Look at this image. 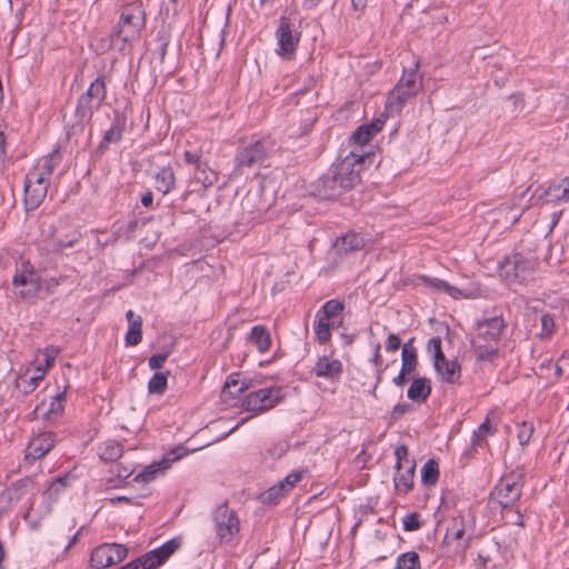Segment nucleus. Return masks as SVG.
<instances>
[{"mask_svg": "<svg viewBox=\"0 0 569 569\" xmlns=\"http://www.w3.org/2000/svg\"><path fill=\"white\" fill-rule=\"evenodd\" d=\"M421 528V522L419 520V513L412 512L407 515L403 518V529L406 531H416Z\"/></svg>", "mask_w": 569, "mask_h": 569, "instance_id": "obj_50", "label": "nucleus"}, {"mask_svg": "<svg viewBox=\"0 0 569 569\" xmlns=\"http://www.w3.org/2000/svg\"><path fill=\"white\" fill-rule=\"evenodd\" d=\"M541 322V331L538 333L540 338H548L550 337L555 331V320L552 316L549 313H545L541 316L540 319Z\"/></svg>", "mask_w": 569, "mask_h": 569, "instance_id": "obj_47", "label": "nucleus"}, {"mask_svg": "<svg viewBox=\"0 0 569 569\" xmlns=\"http://www.w3.org/2000/svg\"><path fill=\"white\" fill-rule=\"evenodd\" d=\"M214 532L220 543H229L240 531L237 512L229 508L228 502L219 505L212 512Z\"/></svg>", "mask_w": 569, "mask_h": 569, "instance_id": "obj_5", "label": "nucleus"}, {"mask_svg": "<svg viewBox=\"0 0 569 569\" xmlns=\"http://www.w3.org/2000/svg\"><path fill=\"white\" fill-rule=\"evenodd\" d=\"M280 387L263 388L248 393L242 401V409L254 413L268 411L283 400Z\"/></svg>", "mask_w": 569, "mask_h": 569, "instance_id": "obj_8", "label": "nucleus"}, {"mask_svg": "<svg viewBox=\"0 0 569 569\" xmlns=\"http://www.w3.org/2000/svg\"><path fill=\"white\" fill-rule=\"evenodd\" d=\"M466 521L462 516L451 519L443 538L445 545L457 543V549L466 550L469 547L470 537L466 538Z\"/></svg>", "mask_w": 569, "mask_h": 569, "instance_id": "obj_16", "label": "nucleus"}, {"mask_svg": "<svg viewBox=\"0 0 569 569\" xmlns=\"http://www.w3.org/2000/svg\"><path fill=\"white\" fill-rule=\"evenodd\" d=\"M431 393L430 380L427 378H416L412 380L407 396L415 402H425Z\"/></svg>", "mask_w": 569, "mask_h": 569, "instance_id": "obj_24", "label": "nucleus"}, {"mask_svg": "<svg viewBox=\"0 0 569 569\" xmlns=\"http://www.w3.org/2000/svg\"><path fill=\"white\" fill-rule=\"evenodd\" d=\"M249 339L252 343H254L257 350L261 353L268 351L271 347V336L264 326H254L251 329Z\"/></svg>", "mask_w": 569, "mask_h": 569, "instance_id": "obj_28", "label": "nucleus"}, {"mask_svg": "<svg viewBox=\"0 0 569 569\" xmlns=\"http://www.w3.org/2000/svg\"><path fill=\"white\" fill-rule=\"evenodd\" d=\"M218 182V172L213 169H211L207 162L199 163L198 167L194 169V173L192 179L189 181V188L184 193V198L188 197L191 192H198L199 190L193 187L194 184L200 183L202 190H207L208 188L212 187Z\"/></svg>", "mask_w": 569, "mask_h": 569, "instance_id": "obj_17", "label": "nucleus"}, {"mask_svg": "<svg viewBox=\"0 0 569 569\" xmlns=\"http://www.w3.org/2000/svg\"><path fill=\"white\" fill-rule=\"evenodd\" d=\"M532 433H533V426L528 422H522L519 428L518 435H517L519 443L521 446L528 445L532 437Z\"/></svg>", "mask_w": 569, "mask_h": 569, "instance_id": "obj_49", "label": "nucleus"}, {"mask_svg": "<svg viewBox=\"0 0 569 569\" xmlns=\"http://www.w3.org/2000/svg\"><path fill=\"white\" fill-rule=\"evenodd\" d=\"M418 280H420L423 286H426L435 291L445 292L455 299H458L461 296L460 289L449 284L445 280L428 277L425 274L418 276Z\"/></svg>", "mask_w": 569, "mask_h": 569, "instance_id": "obj_25", "label": "nucleus"}, {"mask_svg": "<svg viewBox=\"0 0 569 569\" xmlns=\"http://www.w3.org/2000/svg\"><path fill=\"white\" fill-rule=\"evenodd\" d=\"M169 372H156L148 382V391L151 395H162L167 390V377Z\"/></svg>", "mask_w": 569, "mask_h": 569, "instance_id": "obj_41", "label": "nucleus"}, {"mask_svg": "<svg viewBox=\"0 0 569 569\" xmlns=\"http://www.w3.org/2000/svg\"><path fill=\"white\" fill-rule=\"evenodd\" d=\"M287 451V446L278 443L267 450L268 455L272 458H280Z\"/></svg>", "mask_w": 569, "mask_h": 569, "instance_id": "obj_58", "label": "nucleus"}, {"mask_svg": "<svg viewBox=\"0 0 569 569\" xmlns=\"http://www.w3.org/2000/svg\"><path fill=\"white\" fill-rule=\"evenodd\" d=\"M247 385L241 382L234 377V375L230 376L227 382L224 383L222 393L230 395L232 398H237L242 392L247 390Z\"/></svg>", "mask_w": 569, "mask_h": 569, "instance_id": "obj_42", "label": "nucleus"}, {"mask_svg": "<svg viewBox=\"0 0 569 569\" xmlns=\"http://www.w3.org/2000/svg\"><path fill=\"white\" fill-rule=\"evenodd\" d=\"M107 98V86L103 77H98L91 82L77 103L76 117L80 122H89L93 113L99 110Z\"/></svg>", "mask_w": 569, "mask_h": 569, "instance_id": "obj_3", "label": "nucleus"}, {"mask_svg": "<svg viewBox=\"0 0 569 569\" xmlns=\"http://www.w3.org/2000/svg\"><path fill=\"white\" fill-rule=\"evenodd\" d=\"M160 470L158 465L148 466L142 472H140L134 479L140 482H150L154 479L156 473Z\"/></svg>", "mask_w": 569, "mask_h": 569, "instance_id": "obj_51", "label": "nucleus"}, {"mask_svg": "<svg viewBox=\"0 0 569 569\" xmlns=\"http://www.w3.org/2000/svg\"><path fill=\"white\" fill-rule=\"evenodd\" d=\"M127 556L128 548L122 543H101L91 551L88 569L110 568L123 561Z\"/></svg>", "mask_w": 569, "mask_h": 569, "instance_id": "obj_7", "label": "nucleus"}, {"mask_svg": "<svg viewBox=\"0 0 569 569\" xmlns=\"http://www.w3.org/2000/svg\"><path fill=\"white\" fill-rule=\"evenodd\" d=\"M371 361L373 362V365L376 367H380L382 365V358L380 355V343H376L375 352H373V357H372Z\"/></svg>", "mask_w": 569, "mask_h": 569, "instance_id": "obj_61", "label": "nucleus"}, {"mask_svg": "<svg viewBox=\"0 0 569 569\" xmlns=\"http://www.w3.org/2000/svg\"><path fill=\"white\" fill-rule=\"evenodd\" d=\"M436 371L448 383H455L460 378V365L457 361H449L446 357H443V362L439 363V369H436Z\"/></svg>", "mask_w": 569, "mask_h": 569, "instance_id": "obj_30", "label": "nucleus"}, {"mask_svg": "<svg viewBox=\"0 0 569 569\" xmlns=\"http://www.w3.org/2000/svg\"><path fill=\"white\" fill-rule=\"evenodd\" d=\"M146 26V12L141 3H128L122 8L118 26L110 33V46L114 50L126 51L130 43L140 37Z\"/></svg>", "mask_w": 569, "mask_h": 569, "instance_id": "obj_1", "label": "nucleus"}, {"mask_svg": "<svg viewBox=\"0 0 569 569\" xmlns=\"http://www.w3.org/2000/svg\"><path fill=\"white\" fill-rule=\"evenodd\" d=\"M307 472V470H300V471H293L289 473L283 481L279 482L280 488H283L284 490L292 489L297 482H299L303 475Z\"/></svg>", "mask_w": 569, "mask_h": 569, "instance_id": "obj_48", "label": "nucleus"}, {"mask_svg": "<svg viewBox=\"0 0 569 569\" xmlns=\"http://www.w3.org/2000/svg\"><path fill=\"white\" fill-rule=\"evenodd\" d=\"M273 200L264 197V188L262 184L250 188L241 201L242 214L248 220L254 221L262 218L264 213L272 207Z\"/></svg>", "mask_w": 569, "mask_h": 569, "instance_id": "obj_9", "label": "nucleus"}, {"mask_svg": "<svg viewBox=\"0 0 569 569\" xmlns=\"http://www.w3.org/2000/svg\"><path fill=\"white\" fill-rule=\"evenodd\" d=\"M345 305L338 299L328 300L316 315L322 319L335 321V319L342 313Z\"/></svg>", "mask_w": 569, "mask_h": 569, "instance_id": "obj_32", "label": "nucleus"}, {"mask_svg": "<svg viewBox=\"0 0 569 569\" xmlns=\"http://www.w3.org/2000/svg\"><path fill=\"white\" fill-rule=\"evenodd\" d=\"M412 410V406L409 403H398L393 407L392 411L390 412V421L396 422L398 421L405 413Z\"/></svg>", "mask_w": 569, "mask_h": 569, "instance_id": "obj_52", "label": "nucleus"}, {"mask_svg": "<svg viewBox=\"0 0 569 569\" xmlns=\"http://www.w3.org/2000/svg\"><path fill=\"white\" fill-rule=\"evenodd\" d=\"M268 149L264 140H256L237 149L234 158V171H242L244 168H252L260 164L267 157Z\"/></svg>", "mask_w": 569, "mask_h": 569, "instance_id": "obj_11", "label": "nucleus"}, {"mask_svg": "<svg viewBox=\"0 0 569 569\" xmlns=\"http://www.w3.org/2000/svg\"><path fill=\"white\" fill-rule=\"evenodd\" d=\"M395 569H420V558L416 551L401 553Z\"/></svg>", "mask_w": 569, "mask_h": 569, "instance_id": "obj_40", "label": "nucleus"}, {"mask_svg": "<svg viewBox=\"0 0 569 569\" xmlns=\"http://www.w3.org/2000/svg\"><path fill=\"white\" fill-rule=\"evenodd\" d=\"M32 487V481L30 479H21L14 482L7 491L2 495L3 497H8L9 501L18 502L24 493H27Z\"/></svg>", "mask_w": 569, "mask_h": 569, "instance_id": "obj_35", "label": "nucleus"}, {"mask_svg": "<svg viewBox=\"0 0 569 569\" xmlns=\"http://www.w3.org/2000/svg\"><path fill=\"white\" fill-rule=\"evenodd\" d=\"M543 197L546 202H569V177L562 179L560 183L549 186Z\"/></svg>", "mask_w": 569, "mask_h": 569, "instance_id": "obj_26", "label": "nucleus"}, {"mask_svg": "<svg viewBox=\"0 0 569 569\" xmlns=\"http://www.w3.org/2000/svg\"><path fill=\"white\" fill-rule=\"evenodd\" d=\"M50 180L38 169L28 172L24 182V203L28 210L37 209L46 199Z\"/></svg>", "mask_w": 569, "mask_h": 569, "instance_id": "obj_10", "label": "nucleus"}, {"mask_svg": "<svg viewBox=\"0 0 569 569\" xmlns=\"http://www.w3.org/2000/svg\"><path fill=\"white\" fill-rule=\"evenodd\" d=\"M331 329H335V321L322 319L316 315L313 330L318 341L323 345L327 343L331 338Z\"/></svg>", "mask_w": 569, "mask_h": 569, "instance_id": "obj_34", "label": "nucleus"}, {"mask_svg": "<svg viewBox=\"0 0 569 569\" xmlns=\"http://www.w3.org/2000/svg\"><path fill=\"white\" fill-rule=\"evenodd\" d=\"M123 452L122 445L116 440H108L99 448V456L106 462L118 460Z\"/></svg>", "mask_w": 569, "mask_h": 569, "instance_id": "obj_31", "label": "nucleus"}, {"mask_svg": "<svg viewBox=\"0 0 569 569\" xmlns=\"http://www.w3.org/2000/svg\"><path fill=\"white\" fill-rule=\"evenodd\" d=\"M156 189L163 194L169 193L176 183L174 171L170 164L161 167L154 174Z\"/></svg>", "mask_w": 569, "mask_h": 569, "instance_id": "obj_27", "label": "nucleus"}, {"mask_svg": "<svg viewBox=\"0 0 569 569\" xmlns=\"http://www.w3.org/2000/svg\"><path fill=\"white\" fill-rule=\"evenodd\" d=\"M44 376L46 369L39 366L36 368V373L29 377L28 380L26 378H21V381L27 383L24 392L28 393L33 391L38 387L39 382L44 378Z\"/></svg>", "mask_w": 569, "mask_h": 569, "instance_id": "obj_45", "label": "nucleus"}, {"mask_svg": "<svg viewBox=\"0 0 569 569\" xmlns=\"http://www.w3.org/2000/svg\"><path fill=\"white\" fill-rule=\"evenodd\" d=\"M382 126L383 122L380 120L366 124V127H370V131L372 132L373 136H376L382 129Z\"/></svg>", "mask_w": 569, "mask_h": 569, "instance_id": "obj_63", "label": "nucleus"}, {"mask_svg": "<svg viewBox=\"0 0 569 569\" xmlns=\"http://www.w3.org/2000/svg\"><path fill=\"white\" fill-rule=\"evenodd\" d=\"M419 66V61H415L412 67L403 69L402 77L396 87L416 96L422 88L421 76L418 73Z\"/></svg>", "mask_w": 569, "mask_h": 569, "instance_id": "obj_19", "label": "nucleus"}, {"mask_svg": "<svg viewBox=\"0 0 569 569\" xmlns=\"http://www.w3.org/2000/svg\"><path fill=\"white\" fill-rule=\"evenodd\" d=\"M126 122V116L121 114L120 112H116L110 129L104 133V137L99 144V150L103 151L108 149L110 143L119 142L122 139Z\"/></svg>", "mask_w": 569, "mask_h": 569, "instance_id": "obj_22", "label": "nucleus"}, {"mask_svg": "<svg viewBox=\"0 0 569 569\" xmlns=\"http://www.w3.org/2000/svg\"><path fill=\"white\" fill-rule=\"evenodd\" d=\"M407 375L408 372L401 369L400 372L393 378V383L398 387L405 386V383L408 381Z\"/></svg>", "mask_w": 569, "mask_h": 569, "instance_id": "obj_60", "label": "nucleus"}, {"mask_svg": "<svg viewBox=\"0 0 569 569\" xmlns=\"http://www.w3.org/2000/svg\"><path fill=\"white\" fill-rule=\"evenodd\" d=\"M476 358L481 361H492L498 356L497 345L485 343L482 341L471 340Z\"/></svg>", "mask_w": 569, "mask_h": 569, "instance_id": "obj_33", "label": "nucleus"}, {"mask_svg": "<svg viewBox=\"0 0 569 569\" xmlns=\"http://www.w3.org/2000/svg\"><path fill=\"white\" fill-rule=\"evenodd\" d=\"M429 351L433 352L435 359V369H439V363L443 362V352L441 349V339L440 337H433L428 341L427 346Z\"/></svg>", "mask_w": 569, "mask_h": 569, "instance_id": "obj_44", "label": "nucleus"}, {"mask_svg": "<svg viewBox=\"0 0 569 569\" xmlns=\"http://www.w3.org/2000/svg\"><path fill=\"white\" fill-rule=\"evenodd\" d=\"M375 136L370 131V127H366V124L360 126L352 134L351 139L362 146L368 143Z\"/></svg>", "mask_w": 569, "mask_h": 569, "instance_id": "obj_46", "label": "nucleus"}, {"mask_svg": "<svg viewBox=\"0 0 569 569\" xmlns=\"http://www.w3.org/2000/svg\"><path fill=\"white\" fill-rule=\"evenodd\" d=\"M283 490H284L283 488H280V483L278 486L270 488L266 492L264 500L271 502V501L278 499V497L282 495Z\"/></svg>", "mask_w": 569, "mask_h": 569, "instance_id": "obj_57", "label": "nucleus"}, {"mask_svg": "<svg viewBox=\"0 0 569 569\" xmlns=\"http://www.w3.org/2000/svg\"><path fill=\"white\" fill-rule=\"evenodd\" d=\"M365 238L356 232H348L338 238L333 244L337 253L348 254L353 251L361 250L365 247Z\"/></svg>", "mask_w": 569, "mask_h": 569, "instance_id": "obj_23", "label": "nucleus"}, {"mask_svg": "<svg viewBox=\"0 0 569 569\" xmlns=\"http://www.w3.org/2000/svg\"><path fill=\"white\" fill-rule=\"evenodd\" d=\"M401 358V369L403 371H407L408 375L413 372L418 363L416 349L413 347H409V343H405V346L402 347Z\"/></svg>", "mask_w": 569, "mask_h": 569, "instance_id": "obj_38", "label": "nucleus"}, {"mask_svg": "<svg viewBox=\"0 0 569 569\" xmlns=\"http://www.w3.org/2000/svg\"><path fill=\"white\" fill-rule=\"evenodd\" d=\"M12 282L16 287L26 286L28 283V278L24 274H16Z\"/></svg>", "mask_w": 569, "mask_h": 569, "instance_id": "obj_64", "label": "nucleus"}, {"mask_svg": "<svg viewBox=\"0 0 569 569\" xmlns=\"http://www.w3.org/2000/svg\"><path fill=\"white\" fill-rule=\"evenodd\" d=\"M152 202H153L152 192L151 191L146 192L141 198L142 206L146 208H149L152 206Z\"/></svg>", "mask_w": 569, "mask_h": 569, "instance_id": "obj_62", "label": "nucleus"}, {"mask_svg": "<svg viewBox=\"0 0 569 569\" xmlns=\"http://www.w3.org/2000/svg\"><path fill=\"white\" fill-rule=\"evenodd\" d=\"M317 377H325L331 380L338 379L342 372V363L338 359L320 357L312 368Z\"/></svg>", "mask_w": 569, "mask_h": 569, "instance_id": "obj_20", "label": "nucleus"}, {"mask_svg": "<svg viewBox=\"0 0 569 569\" xmlns=\"http://www.w3.org/2000/svg\"><path fill=\"white\" fill-rule=\"evenodd\" d=\"M413 97L415 94L409 93L407 90L395 87L388 94L386 113L391 117L399 114L407 101Z\"/></svg>", "mask_w": 569, "mask_h": 569, "instance_id": "obj_21", "label": "nucleus"}, {"mask_svg": "<svg viewBox=\"0 0 569 569\" xmlns=\"http://www.w3.org/2000/svg\"><path fill=\"white\" fill-rule=\"evenodd\" d=\"M183 158L188 163L194 164L198 167L199 163H204L201 161V154L198 152L184 151Z\"/></svg>", "mask_w": 569, "mask_h": 569, "instance_id": "obj_59", "label": "nucleus"}, {"mask_svg": "<svg viewBox=\"0 0 569 569\" xmlns=\"http://www.w3.org/2000/svg\"><path fill=\"white\" fill-rule=\"evenodd\" d=\"M299 38L300 33L293 32L290 19L282 17L277 30L279 54L283 57H290L297 49Z\"/></svg>", "mask_w": 569, "mask_h": 569, "instance_id": "obj_14", "label": "nucleus"}, {"mask_svg": "<svg viewBox=\"0 0 569 569\" xmlns=\"http://www.w3.org/2000/svg\"><path fill=\"white\" fill-rule=\"evenodd\" d=\"M79 237H73L72 239L64 241V240H57L52 243L51 250L53 252H61L67 248H72L76 243H78Z\"/></svg>", "mask_w": 569, "mask_h": 569, "instance_id": "obj_53", "label": "nucleus"}, {"mask_svg": "<svg viewBox=\"0 0 569 569\" xmlns=\"http://www.w3.org/2000/svg\"><path fill=\"white\" fill-rule=\"evenodd\" d=\"M316 190L319 197L323 199H331L340 196L343 191L349 189L340 184L339 177H337L330 169L327 174L318 180Z\"/></svg>", "mask_w": 569, "mask_h": 569, "instance_id": "obj_18", "label": "nucleus"}, {"mask_svg": "<svg viewBox=\"0 0 569 569\" xmlns=\"http://www.w3.org/2000/svg\"><path fill=\"white\" fill-rule=\"evenodd\" d=\"M395 456L397 459L393 477L395 489L397 492L406 495L413 488L416 461L409 458V450L405 445L395 450Z\"/></svg>", "mask_w": 569, "mask_h": 569, "instance_id": "obj_6", "label": "nucleus"}, {"mask_svg": "<svg viewBox=\"0 0 569 569\" xmlns=\"http://www.w3.org/2000/svg\"><path fill=\"white\" fill-rule=\"evenodd\" d=\"M168 358V353H157L149 358V367L152 370H157L162 368L163 363L166 362Z\"/></svg>", "mask_w": 569, "mask_h": 569, "instance_id": "obj_54", "label": "nucleus"}, {"mask_svg": "<svg viewBox=\"0 0 569 569\" xmlns=\"http://www.w3.org/2000/svg\"><path fill=\"white\" fill-rule=\"evenodd\" d=\"M518 478L515 476L501 478L490 493V503H497L502 512H512V508L521 497L522 486Z\"/></svg>", "mask_w": 569, "mask_h": 569, "instance_id": "obj_4", "label": "nucleus"}, {"mask_svg": "<svg viewBox=\"0 0 569 569\" xmlns=\"http://www.w3.org/2000/svg\"><path fill=\"white\" fill-rule=\"evenodd\" d=\"M496 412L491 410L488 415L486 420L478 427V429L473 432L472 437V445L473 446H481L482 441H485L486 437L488 435H493L496 432V428L491 426V416H493Z\"/></svg>", "mask_w": 569, "mask_h": 569, "instance_id": "obj_37", "label": "nucleus"}, {"mask_svg": "<svg viewBox=\"0 0 569 569\" xmlns=\"http://www.w3.org/2000/svg\"><path fill=\"white\" fill-rule=\"evenodd\" d=\"M439 478V465L435 459H429L421 469V481L425 486H435Z\"/></svg>", "mask_w": 569, "mask_h": 569, "instance_id": "obj_36", "label": "nucleus"}, {"mask_svg": "<svg viewBox=\"0 0 569 569\" xmlns=\"http://www.w3.org/2000/svg\"><path fill=\"white\" fill-rule=\"evenodd\" d=\"M537 266L538 258L533 253L516 252L505 258L499 271L508 283H523L531 278Z\"/></svg>", "mask_w": 569, "mask_h": 569, "instance_id": "obj_2", "label": "nucleus"}, {"mask_svg": "<svg viewBox=\"0 0 569 569\" xmlns=\"http://www.w3.org/2000/svg\"><path fill=\"white\" fill-rule=\"evenodd\" d=\"M362 160V157H347L342 162L331 168L333 173L339 177L342 187L351 189L360 181V166Z\"/></svg>", "mask_w": 569, "mask_h": 569, "instance_id": "obj_13", "label": "nucleus"}, {"mask_svg": "<svg viewBox=\"0 0 569 569\" xmlns=\"http://www.w3.org/2000/svg\"><path fill=\"white\" fill-rule=\"evenodd\" d=\"M56 435L51 431H44L33 437L26 449L24 459L36 461L44 457L54 446Z\"/></svg>", "mask_w": 569, "mask_h": 569, "instance_id": "obj_15", "label": "nucleus"}, {"mask_svg": "<svg viewBox=\"0 0 569 569\" xmlns=\"http://www.w3.org/2000/svg\"><path fill=\"white\" fill-rule=\"evenodd\" d=\"M401 346V339L396 333H390L386 341V350L393 352L397 351Z\"/></svg>", "mask_w": 569, "mask_h": 569, "instance_id": "obj_55", "label": "nucleus"}, {"mask_svg": "<svg viewBox=\"0 0 569 569\" xmlns=\"http://www.w3.org/2000/svg\"><path fill=\"white\" fill-rule=\"evenodd\" d=\"M505 328L506 322L502 317L480 319L475 325L476 338L473 340L498 345Z\"/></svg>", "mask_w": 569, "mask_h": 569, "instance_id": "obj_12", "label": "nucleus"}, {"mask_svg": "<svg viewBox=\"0 0 569 569\" xmlns=\"http://www.w3.org/2000/svg\"><path fill=\"white\" fill-rule=\"evenodd\" d=\"M43 355H44V362H46L44 369L52 367L54 363L56 357L58 355V350L54 347H48L44 349Z\"/></svg>", "mask_w": 569, "mask_h": 569, "instance_id": "obj_56", "label": "nucleus"}, {"mask_svg": "<svg viewBox=\"0 0 569 569\" xmlns=\"http://www.w3.org/2000/svg\"><path fill=\"white\" fill-rule=\"evenodd\" d=\"M62 161V153L57 148L51 153L42 158L38 164L39 174H42L43 177L48 178L50 180L51 174L53 173L54 169L61 163Z\"/></svg>", "mask_w": 569, "mask_h": 569, "instance_id": "obj_29", "label": "nucleus"}, {"mask_svg": "<svg viewBox=\"0 0 569 569\" xmlns=\"http://www.w3.org/2000/svg\"><path fill=\"white\" fill-rule=\"evenodd\" d=\"M64 401H66L64 392H60V393L56 395L52 398L48 410L44 412V417L47 419H50L53 416H60L64 410Z\"/></svg>", "mask_w": 569, "mask_h": 569, "instance_id": "obj_43", "label": "nucleus"}, {"mask_svg": "<svg viewBox=\"0 0 569 569\" xmlns=\"http://www.w3.org/2000/svg\"><path fill=\"white\" fill-rule=\"evenodd\" d=\"M142 318L137 316L134 322L129 323V328L126 335V343L128 346H137L142 340Z\"/></svg>", "mask_w": 569, "mask_h": 569, "instance_id": "obj_39", "label": "nucleus"}]
</instances>
